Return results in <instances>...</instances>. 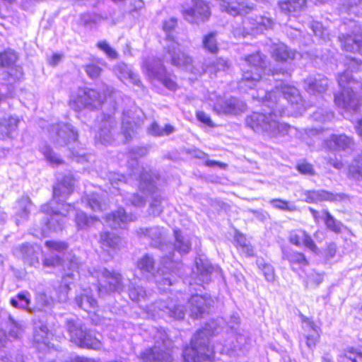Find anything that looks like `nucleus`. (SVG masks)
Here are the masks:
<instances>
[{"mask_svg":"<svg viewBox=\"0 0 362 362\" xmlns=\"http://www.w3.org/2000/svg\"><path fill=\"white\" fill-rule=\"evenodd\" d=\"M139 122H136L129 111L123 113L120 132L117 122L111 115L102 114L98 117V132L95 134V142L102 145H112L119 141L122 136L121 142L127 143L131 141L136 134Z\"/></svg>","mask_w":362,"mask_h":362,"instance_id":"obj_1","label":"nucleus"},{"mask_svg":"<svg viewBox=\"0 0 362 362\" xmlns=\"http://www.w3.org/2000/svg\"><path fill=\"white\" fill-rule=\"evenodd\" d=\"M215 321L207 322L199 330L191 341L190 347L185 349L183 357L185 362H208L214 357V349L209 346V337L218 333Z\"/></svg>","mask_w":362,"mask_h":362,"instance_id":"obj_2","label":"nucleus"},{"mask_svg":"<svg viewBox=\"0 0 362 362\" xmlns=\"http://www.w3.org/2000/svg\"><path fill=\"white\" fill-rule=\"evenodd\" d=\"M338 83L342 90L334 97L336 105L346 112L357 111L362 105V99L358 92L361 88V84L354 80L349 71L339 75Z\"/></svg>","mask_w":362,"mask_h":362,"instance_id":"obj_3","label":"nucleus"},{"mask_svg":"<svg viewBox=\"0 0 362 362\" xmlns=\"http://www.w3.org/2000/svg\"><path fill=\"white\" fill-rule=\"evenodd\" d=\"M246 124L254 132L266 133L272 137L284 136L293 129L286 123L279 122L274 112L269 114L253 112L245 119Z\"/></svg>","mask_w":362,"mask_h":362,"instance_id":"obj_4","label":"nucleus"},{"mask_svg":"<svg viewBox=\"0 0 362 362\" xmlns=\"http://www.w3.org/2000/svg\"><path fill=\"white\" fill-rule=\"evenodd\" d=\"M57 206L54 208L49 204H44L41 206L42 213L49 216L43 226H38L35 228L34 235L43 237L49 236L52 233L62 231L65 227V218L71 209V206L68 204H57Z\"/></svg>","mask_w":362,"mask_h":362,"instance_id":"obj_5","label":"nucleus"},{"mask_svg":"<svg viewBox=\"0 0 362 362\" xmlns=\"http://www.w3.org/2000/svg\"><path fill=\"white\" fill-rule=\"evenodd\" d=\"M133 162L136 166L132 170L129 175L136 180H139V187L141 192L152 195V199L148 209V214L149 216H158L163 210L162 204L163 199L160 194L156 193L157 188L151 175L146 171L143 167L139 166L136 160Z\"/></svg>","mask_w":362,"mask_h":362,"instance_id":"obj_6","label":"nucleus"},{"mask_svg":"<svg viewBox=\"0 0 362 362\" xmlns=\"http://www.w3.org/2000/svg\"><path fill=\"white\" fill-rule=\"evenodd\" d=\"M243 77L239 83L241 88H253L262 78L266 67L265 56L259 52L246 56Z\"/></svg>","mask_w":362,"mask_h":362,"instance_id":"obj_7","label":"nucleus"},{"mask_svg":"<svg viewBox=\"0 0 362 362\" xmlns=\"http://www.w3.org/2000/svg\"><path fill=\"white\" fill-rule=\"evenodd\" d=\"M155 344L141 354L142 362H172L171 349L173 342L163 330H156Z\"/></svg>","mask_w":362,"mask_h":362,"instance_id":"obj_8","label":"nucleus"},{"mask_svg":"<svg viewBox=\"0 0 362 362\" xmlns=\"http://www.w3.org/2000/svg\"><path fill=\"white\" fill-rule=\"evenodd\" d=\"M90 274L95 277L98 281L100 278L105 279V284H98V291L99 296H104V294L111 293H121L124 288L123 277L119 272L109 271L105 267H93L89 269Z\"/></svg>","mask_w":362,"mask_h":362,"instance_id":"obj_9","label":"nucleus"},{"mask_svg":"<svg viewBox=\"0 0 362 362\" xmlns=\"http://www.w3.org/2000/svg\"><path fill=\"white\" fill-rule=\"evenodd\" d=\"M265 100L275 105L286 100L293 107L296 114L301 113L303 110V103L301 95L297 88L293 86L284 85L281 87H276L275 90L267 92ZM272 109L277 110L276 106L272 105Z\"/></svg>","mask_w":362,"mask_h":362,"instance_id":"obj_10","label":"nucleus"},{"mask_svg":"<svg viewBox=\"0 0 362 362\" xmlns=\"http://www.w3.org/2000/svg\"><path fill=\"white\" fill-rule=\"evenodd\" d=\"M168 51L163 55V60L170 62L173 65L185 69L196 75H202L207 70L202 68V70L197 69L192 65V58L185 52H180L179 49V44L174 41L170 35H167Z\"/></svg>","mask_w":362,"mask_h":362,"instance_id":"obj_11","label":"nucleus"},{"mask_svg":"<svg viewBox=\"0 0 362 362\" xmlns=\"http://www.w3.org/2000/svg\"><path fill=\"white\" fill-rule=\"evenodd\" d=\"M180 12L184 19L191 24L204 23L211 16L209 6L204 0H192L189 4L182 5Z\"/></svg>","mask_w":362,"mask_h":362,"instance_id":"obj_12","label":"nucleus"},{"mask_svg":"<svg viewBox=\"0 0 362 362\" xmlns=\"http://www.w3.org/2000/svg\"><path fill=\"white\" fill-rule=\"evenodd\" d=\"M103 102V97L98 90L84 88L78 89L76 96L69 101V105L76 111L84 108L94 110L100 107Z\"/></svg>","mask_w":362,"mask_h":362,"instance_id":"obj_13","label":"nucleus"},{"mask_svg":"<svg viewBox=\"0 0 362 362\" xmlns=\"http://www.w3.org/2000/svg\"><path fill=\"white\" fill-rule=\"evenodd\" d=\"M142 69L150 79L160 81L169 90L176 89V83L165 76V69L160 60L154 58L144 59Z\"/></svg>","mask_w":362,"mask_h":362,"instance_id":"obj_14","label":"nucleus"},{"mask_svg":"<svg viewBox=\"0 0 362 362\" xmlns=\"http://www.w3.org/2000/svg\"><path fill=\"white\" fill-rule=\"evenodd\" d=\"M51 140L57 146H64L78 139V133L68 124L60 123L51 126L49 129Z\"/></svg>","mask_w":362,"mask_h":362,"instance_id":"obj_15","label":"nucleus"},{"mask_svg":"<svg viewBox=\"0 0 362 362\" xmlns=\"http://www.w3.org/2000/svg\"><path fill=\"white\" fill-rule=\"evenodd\" d=\"M245 102L236 98H219L214 105V110L218 115H238L246 110Z\"/></svg>","mask_w":362,"mask_h":362,"instance_id":"obj_16","label":"nucleus"},{"mask_svg":"<svg viewBox=\"0 0 362 362\" xmlns=\"http://www.w3.org/2000/svg\"><path fill=\"white\" fill-rule=\"evenodd\" d=\"M153 311L158 313V310L175 320H182L185 317L186 309L177 300H160L153 304Z\"/></svg>","mask_w":362,"mask_h":362,"instance_id":"obj_17","label":"nucleus"},{"mask_svg":"<svg viewBox=\"0 0 362 362\" xmlns=\"http://www.w3.org/2000/svg\"><path fill=\"white\" fill-rule=\"evenodd\" d=\"M75 180L71 175H65L53 189V201L56 204H64V200L71 194Z\"/></svg>","mask_w":362,"mask_h":362,"instance_id":"obj_18","label":"nucleus"},{"mask_svg":"<svg viewBox=\"0 0 362 362\" xmlns=\"http://www.w3.org/2000/svg\"><path fill=\"white\" fill-rule=\"evenodd\" d=\"M212 300L201 295H193L189 300V315L193 318H201L207 312Z\"/></svg>","mask_w":362,"mask_h":362,"instance_id":"obj_19","label":"nucleus"},{"mask_svg":"<svg viewBox=\"0 0 362 362\" xmlns=\"http://www.w3.org/2000/svg\"><path fill=\"white\" fill-rule=\"evenodd\" d=\"M136 217L132 214H127L122 208L106 215L105 222L112 228H122L123 226L134 221Z\"/></svg>","mask_w":362,"mask_h":362,"instance_id":"obj_20","label":"nucleus"},{"mask_svg":"<svg viewBox=\"0 0 362 362\" xmlns=\"http://www.w3.org/2000/svg\"><path fill=\"white\" fill-rule=\"evenodd\" d=\"M196 270L193 271V278L195 283L208 284L211 281V275L213 272V267L207 262L202 259H197L195 261Z\"/></svg>","mask_w":362,"mask_h":362,"instance_id":"obj_21","label":"nucleus"},{"mask_svg":"<svg viewBox=\"0 0 362 362\" xmlns=\"http://www.w3.org/2000/svg\"><path fill=\"white\" fill-rule=\"evenodd\" d=\"M327 87V78L320 75L317 76H309L304 81L305 89L307 92L313 95L325 93Z\"/></svg>","mask_w":362,"mask_h":362,"instance_id":"obj_22","label":"nucleus"},{"mask_svg":"<svg viewBox=\"0 0 362 362\" xmlns=\"http://www.w3.org/2000/svg\"><path fill=\"white\" fill-rule=\"evenodd\" d=\"M139 236L148 237L151 240V244L153 247H159L163 246L165 237L163 228L153 226L151 228H141L137 230Z\"/></svg>","mask_w":362,"mask_h":362,"instance_id":"obj_23","label":"nucleus"},{"mask_svg":"<svg viewBox=\"0 0 362 362\" xmlns=\"http://www.w3.org/2000/svg\"><path fill=\"white\" fill-rule=\"evenodd\" d=\"M66 327L68 330L71 341L80 346L83 337L87 333V329L77 320L68 319L66 321Z\"/></svg>","mask_w":362,"mask_h":362,"instance_id":"obj_24","label":"nucleus"},{"mask_svg":"<svg viewBox=\"0 0 362 362\" xmlns=\"http://www.w3.org/2000/svg\"><path fill=\"white\" fill-rule=\"evenodd\" d=\"M136 266L141 274L146 279L155 276L157 272L154 258L148 254L138 259Z\"/></svg>","mask_w":362,"mask_h":362,"instance_id":"obj_25","label":"nucleus"},{"mask_svg":"<svg viewBox=\"0 0 362 362\" xmlns=\"http://www.w3.org/2000/svg\"><path fill=\"white\" fill-rule=\"evenodd\" d=\"M113 71L121 81H128L137 86H141V82L138 76L133 73L124 63L117 64L114 66Z\"/></svg>","mask_w":362,"mask_h":362,"instance_id":"obj_26","label":"nucleus"},{"mask_svg":"<svg viewBox=\"0 0 362 362\" xmlns=\"http://www.w3.org/2000/svg\"><path fill=\"white\" fill-rule=\"evenodd\" d=\"M327 145L330 148L334 150L346 151L352 149L354 146V142L352 138L347 136L345 134H333L327 140Z\"/></svg>","mask_w":362,"mask_h":362,"instance_id":"obj_27","label":"nucleus"},{"mask_svg":"<svg viewBox=\"0 0 362 362\" xmlns=\"http://www.w3.org/2000/svg\"><path fill=\"white\" fill-rule=\"evenodd\" d=\"M344 198L342 194H333L325 190H313L308 192L306 201L308 202H317L321 201L335 202Z\"/></svg>","mask_w":362,"mask_h":362,"instance_id":"obj_28","label":"nucleus"},{"mask_svg":"<svg viewBox=\"0 0 362 362\" xmlns=\"http://www.w3.org/2000/svg\"><path fill=\"white\" fill-rule=\"evenodd\" d=\"M341 48L350 52H359L362 54V36L356 37L341 35L339 36Z\"/></svg>","mask_w":362,"mask_h":362,"instance_id":"obj_29","label":"nucleus"},{"mask_svg":"<svg viewBox=\"0 0 362 362\" xmlns=\"http://www.w3.org/2000/svg\"><path fill=\"white\" fill-rule=\"evenodd\" d=\"M49 329L43 322H34L33 341L39 345L47 346L49 343Z\"/></svg>","mask_w":362,"mask_h":362,"instance_id":"obj_30","label":"nucleus"},{"mask_svg":"<svg viewBox=\"0 0 362 362\" xmlns=\"http://www.w3.org/2000/svg\"><path fill=\"white\" fill-rule=\"evenodd\" d=\"M221 6L222 11L233 16L247 15L254 9L252 6L245 3L228 4L223 1Z\"/></svg>","mask_w":362,"mask_h":362,"instance_id":"obj_31","label":"nucleus"},{"mask_svg":"<svg viewBox=\"0 0 362 362\" xmlns=\"http://www.w3.org/2000/svg\"><path fill=\"white\" fill-rule=\"evenodd\" d=\"M296 52L289 49L284 44H279L273 48L272 56L275 61L288 62L295 59Z\"/></svg>","mask_w":362,"mask_h":362,"instance_id":"obj_32","label":"nucleus"},{"mask_svg":"<svg viewBox=\"0 0 362 362\" xmlns=\"http://www.w3.org/2000/svg\"><path fill=\"white\" fill-rule=\"evenodd\" d=\"M278 5L281 12L289 14L301 11L306 5V0H280Z\"/></svg>","mask_w":362,"mask_h":362,"instance_id":"obj_33","label":"nucleus"},{"mask_svg":"<svg viewBox=\"0 0 362 362\" xmlns=\"http://www.w3.org/2000/svg\"><path fill=\"white\" fill-rule=\"evenodd\" d=\"M22 258L30 266L39 264L37 252L34 247L29 244H23L20 248Z\"/></svg>","mask_w":362,"mask_h":362,"instance_id":"obj_34","label":"nucleus"},{"mask_svg":"<svg viewBox=\"0 0 362 362\" xmlns=\"http://www.w3.org/2000/svg\"><path fill=\"white\" fill-rule=\"evenodd\" d=\"M75 302L80 308L87 312H90L91 309H94L97 306V300L86 291L77 296L75 298Z\"/></svg>","mask_w":362,"mask_h":362,"instance_id":"obj_35","label":"nucleus"},{"mask_svg":"<svg viewBox=\"0 0 362 362\" xmlns=\"http://www.w3.org/2000/svg\"><path fill=\"white\" fill-rule=\"evenodd\" d=\"M74 279V274L72 272L67 273L62 277L61 285L58 288V299L60 302H65L67 300L68 294L71 290L70 284H72Z\"/></svg>","mask_w":362,"mask_h":362,"instance_id":"obj_36","label":"nucleus"},{"mask_svg":"<svg viewBox=\"0 0 362 362\" xmlns=\"http://www.w3.org/2000/svg\"><path fill=\"white\" fill-rule=\"evenodd\" d=\"M95 216H88L82 211H78L75 216V223L78 230H86L96 223Z\"/></svg>","mask_w":362,"mask_h":362,"instance_id":"obj_37","label":"nucleus"},{"mask_svg":"<svg viewBox=\"0 0 362 362\" xmlns=\"http://www.w3.org/2000/svg\"><path fill=\"white\" fill-rule=\"evenodd\" d=\"M175 243L174 248L180 253H188L191 248V243L189 239L181 233L180 230H175Z\"/></svg>","mask_w":362,"mask_h":362,"instance_id":"obj_38","label":"nucleus"},{"mask_svg":"<svg viewBox=\"0 0 362 362\" xmlns=\"http://www.w3.org/2000/svg\"><path fill=\"white\" fill-rule=\"evenodd\" d=\"M283 258L287 259L291 264H298L300 268L309 264L305 255L297 251L284 252Z\"/></svg>","mask_w":362,"mask_h":362,"instance_id":"obj_39","label":"nucleus"},{"mask_svg":"<svg viewBox=\"0 0 362 362\" xmlns=\"http://www.w3.org/2000/svg\"><path fill=\"white\" fill-rule=\"evenodd\" d=\"M303 322L308 325L310 329V333L306 335V345L309 349H313L320 338L317 327L308 318H305Z\"/></svg>","mask_w":362,"mask_h":362,"instance_id":"obj_40","label":"nucleus"},{"mask_svg":"<svg viewBox=\"0 0 362 362\" xmlns=\"http://www.w3.org/2000/svg\"><path fill=\"white\" fill-rule=\"evenodd\" d=\"M175 128L170 124H165V127H161L156 122H153L148 128L149 134L153 136H168L173 133Z\"/></svg>","mask_w":362,"mask_h":362,"instance_id":"obj_41","label":"nucleus"},{"mask_svg":"<svg viewBox=\"0 0 362 362\" xmlns=\"http://www.w3.org/2000/svg\"><path fill=\"white\" fill-rule=\"evenodd\" d=\"M120 242V238L114 233L104 232L100 234V243L104 247L115 248Z\"/></svg>","mask_w":362,"mask_h":362,"instance_id":"obj_42","label":"nucleus"},{"mask_svg":"<svg viewBox=\"0 0 362 362\" xmlns=\"http://www.w3.org/2000/svg\"><path fill=\"white\" fill-rule=\"evenodd\" d=\"M216 36V32H211L205 35L202 39L203 48L212 54L216 53L218 50Z\"/></svg>","mask_w":362,"mask_h":362,"instance_id":"obj_43","label":"nucleus"},{"mask_svg":"<svg viewBox=\"0 0 362 362\" xmlns=\"http://www.w3.org/2000/svg\"><path fill=\"white\" fill-rule=\"evenodd\" d=\"M323 214L325 215L324 221L326 225V227L334 232L335 233H341L342 228L344 225L339 221L336 220L328 211L324 210Z\"/></svg>","mask_w":362,"mask_h":362,"instance_id":"obj_44","label":"nucleus"},{"mask_svg":"<svg viewBox=\"0 0 362 362\" xmlns=\"http://www.w3.org/2000/svg\"><path fill=\"white\" fill-rule=\"evenodd\" d=\"M80 347L100 350L102 348V343L88 331L82 339Z\"/></svg>","mask_w":362,"mask_h":362,"instance_id":"obj_45","label":"nucleus"},{"mask_svg":"<svg viewBox=\"0 0 362 362\" xmlns=\"http://www.w3.org/2000/svg\"><path fill=\"white\" fill-rule=\"evenodd\" d=\"M45 245L49 249L50 253L54 254L57 252V255L62 256H63V254L69 247L68 243L64 241L47 240L45 242Z\"/></svg>","mask_w":362,"mask_h":362,"instance_id":"obj_46","label":"nucleus"},{"mask_svg":"<svg viewBox=\"0 0 362 362\" xmlns=\"http://www.w3.org/2000/svg\"><path fill=\"white\" fill-rule=\"evenodd\" d=\"M83 202L94 211H102L106 208V205L100 202L99 197L94 194L83 198Z\"/></svg>","mask_w":362,"mask_h":362,"instance_id":"obj_47","label":"nucleus"},{"mask_svg":"<svg viewBox=\"0 0 362 362\" xmlns=\"http://www.w3.org/2000/svg\"><path fill=\"white\" fill-rule=\"evenodd\" d=\"M64 262V257L60 255L50 253L42 259V265L45 267L54 268L61 266Z\"/></svg>","mask_w":362,"mask_h":362,"instance_id":"obj_48","label":"nucleus"},{"mask_svg":"<svg viewBox=\"0 0 362 362\" xmlns=\"http://www.w3.org/2000/svg\"><path fill=\"white\" fill-rule=\"evenodd\" d=\"M41 151L46 158L47 160L49 161L52 165H60L63 163V160L57 156L55 153L51 149V148L47 145L41 147Z\"/></svg>","mask_w":362,"mask_h":362,"instance_id":"obj_49","label":"nucleus"},{"mask_svg":"<svg viewBox=\"0 0 362 362\" xmlns=\"http://www.w3.org/2000/svg\"><path fill=\"white\" fill-rule=\"evenodd\" d=\"M83 68L87 75L93 79L98 78L103 72V69L99 66L98 62H92L86 64Z\"/></svg>","mask_w":362,"mask_h":362,"instance_id":"obj_50","label":"nucleus"},{"mask_svg":"<svg viewBox=\"0 0 362 362\" xmlns=\"http://www.w3.org/2000/svg\"><path fill=\"white\" fill-rule=\"evenodd\" d=\"M4 122L6 124H1L0 127H4L6 131L0 134V139L9 136L10 134L17 128L18 123V120L14 117H10L8 120L4 119Z\"/></svg>","mask_w":362,"mask_h":362,"instance_id":"obj_51","label":"nucleus"},{"mask_svg":"<svg viewBox=\"0 0 362 362\" xmlns=\"http://www.w3.org/2000/svg\"><path fill=\"white\" fill-rule=\"evenodd\" d=\"M344 362H362V352L351 347L345 351Z\"/></svg>","mask_w":362,"mask_h":362,"instance_id":"obj_52","label":"nucleus"},{"mask_svg":"<svg viewBox=\"0 0 362 362\" xmlns=\"http://www.w3.org/2000/svg\"><path fill=\"white\" fill-rule=\"evenodd\" d=\"M17 60V55L13 51H6L0 54V66H9Z\"/></svg>","mask_w":362,"mask_h":362,"instance_id":"obj_53","label":"nucleus"},{"mask_svg":"<svg viewBox=\"0 0 362 362\" xmlns=\"http://www.w3.org/2000/svg\"><path fill=\"white\" fill-rule=\"evenodd\" d=\"M21 209L19 216L23 218H27L30 214V208L32 206V202L29 197L23 196L18 202Z\"/></svg>","mask_w":362,"mask_h":362,"instance_id":"obj_54","label":"nucleus"},{"mask_svg":"<svg viewBox=\"0 0 362 362\" xmlns=\"http://www.w3.org/2000/svg\"><path fill=\"white\" fill-rule=\"evenodd\" d=\"M129 296L133 301L139 302L145 299L146 292L141 286H133L129 290Z\"/></svg>","mask_w":362,"mask_h":362,"instance_id":"obj_55","label":"nucleus"},{"mask_svg":"<svg viewBox=\"0 0 362 362\" xmlns=\"http://www.w3.org/2000/svg\"><path fill=\"white\" fill-rule=\"evenodd\" d=\"M8 325L9 327V336L13 339L19 337L21 330H23L22 325L14 320V318L9 315Z\"/></svg>","mask_w":362,"mask_h":362,"instance_id":"obj_56","label":"nucleus"},{"mask_svg":"<svg viewBox=\"0 0 362 362\" xmlns=\"http://www.w3.org/2000/svg\"><path fill=\"white\" fill-rule=\"evenodd\" d=\"M311 29L315 36L319 37L324 41L329 40V34L320 22H314L311 25Z\"/></svg>","mask_w":362,"mask_h":362,"instance_id":"obj_57","label":"nucleus"},{"mask_svg":"<svg viewBox=\"0 0 362 362\" xmlns=\"http://www.w3.org/2000/svg\"><path fill=\"white\" fill-rule=\"evenodd\" d=\"M257 265L262 271L267 281H273L274 280V271L272 265L265 263L263 259L257 260Z\"/></svg>","mask_w":362,"mask_h":362,"instance_id":"obj_58","label":"nucleus"},{"mask_svg":"<svg viewBox=\"0 0 362 362\" xmlns=\"http://www.w3.org/2000/svg\"><path fill=\"white\" fill-rule=\"evenodd\" d=\"M270 203L274 207L281 210L288 211H294L296 210V206L294 204H291L288 202L280 199H274L270 201Z\"/></svg>","mask_w":362,"mask_h":362,"instance_id":"obj_59","label":"nucleus"},{"mask_svg":"<svg viewBox=\"0 0 362 362\" xmlns=\"http://www.w3.org/2000/svg\"><path fill=\"white\" fill-rule=\"evenodd\" d=\"M97 47L103 51L108 58L115 59L118 57V53L107 42L100 41L97 43Z\"/></svg>","mask_w":362,"mask_h":362,"instance_id":"obj_60","label":"nucleus"},{"mask_svg":"<svg viewBox=\"0 0 362 362\" xmlns=\"http://www.w3.org/2000/svg\"><path fill=\"white\" fill-rule=\"evenodd\" d=\"M322 279L323 277L322 274L313 271L306 276V286L310 287H316L322 283Z\"/></svg>","mask_w":362,"mask_h":362,"instance_id":"obj_61","label":"nucleus"},{"mask_svg":"<svg viewBox=\"0 0 362 362\" xmlns=\"http://www.w3.org/2000/svg\"><path fill=\"white\" fill-rule=\"evenodd\" d=\"M108 179L110 185L115 188L118 189L120 185H124L126 182V177L123 175H120L116 173H110L108 175Z\"/></svg>","mask_w":362,"mask_h":362,"instance_id":"obj_62","label":"nucleus"},{"mask_svg":"<svg viewBox=\"0 0 362 362\" xmlns=\"http://www.w3.org/2000/svg\"><path fill=\"white\" fill-rule=\"evenodd\" d=\"M306 232L303 230H297L290 233L289 241L296 246H300Z\"/></svg>","mask_w":362,"mask_h":362,"instance_id":"obj_63","label":"nucleus"},{"mask_svg":"<svg viewBox=\"0 0 362 362\" xmlns=\"http://www.w3.org/2000/svg\"><path fill=\"white\" fill-rule=\"evenodd\" d=\"M126 200L134 206H142L146 203L145 198L136 193L127 197Z\"/></svg>","mask_w":362,"mask_h":362,"instance_id":"obj_64","label":"nucleus"}]
</instances>
